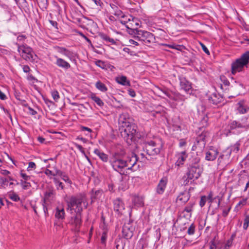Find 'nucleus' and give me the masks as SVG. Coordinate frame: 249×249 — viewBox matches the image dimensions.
<instances>
[{"instance_id": "nucleus-1", "label": "nucleus", "mask_w": 249, "mask_h": 249, "mask_svg": "<svg viewBox=\"0 0 249 249\" xmlns=\"http://www.w3.org/2000/svg\"><path fill=\"white\" fill-rule=\"evenodd\" d=\"M137 161L136 155L125 159L124 154L119 152L113 153L109 160V162L114 170L122 175L124 174V171L125 168L132 172L136 171L138 169V167L136 166Z\"/></svg>"}, {"instance_id": "nucleus-2", "label": "nucleus", "mask_w": 249, "mask_h": 249, "mask_svg": "<svg viewBox=\"0 0 249 249\" xmlns=\"http://www.w3.org/2000/svg\"><path fill=\"white\" fill-rule=\"evenodd\" d=\"M137 128V126L133 123H126L124 125L121 126V135L127 143L130 144L139 137Z\"/></svg>"}, {"instance_id": "nucleus-3", "label": "nucleus", "mask_w": 249, "mask_h": 249, "mask_svg": "<svg viewBox=\"0 0 249 249\" xmlns=\"http://www.w3.org/2000/svg\"><path fill=\"white\" fill-rule=\"evenodd\" d=\"M82 203H83L85 208H87L88 203L84 195L80 194L76 196H71L69 201L67 202V210H70L71 213H72L73 211H74L75 213H81L83 211Z\"/></svg>"}, {"instance_id": "nucleus-4", "label": "nucleus", "mask_w": 249, "mask_h": 249, "mask_svg": "<svg viewBox=\"0 0 249 249\" xmlns=\"http://www.w3.org/2000/svg\"><path fill=\"white\" fill-rule=\"evenodd\" d=\"M162 147L161 143L152 140L143 142L142 146L143 151L151 159H154V157L159 154Z\"/></svg>"}, {"instance_id": "nucleus-5", "label": "nucleus", "mask_w": 249, "mask_h": 249, "mask_svg": "<svg viewBox=\"0 0 249 249\" xmlns=\"http://www.w3.org/2000/svg\"><path fill=\"white\" fill-rule=\"evenodd\" d=\"M249 62V51L246 52L241 57L231 64V73L235 74L242 71L243 68L247 67Z\"/></svg>"}, {"instance_id": "nucleus-6", "label": "nucleus", "mask_w": 249, "mask_h": 249, "mask_svg": "<svg viewBox=\"0 0 249 249\" xmlns=\"http://www.w3.org/2000/svg\"><path fill=\"white\" fill-rule=\"evenodd\" d=\"M18 52L21 57L26 61L33 62L37 58L33 49L26 45L18 46Z\"/></svg>"}, {"instance_id": "nucleus-7", "label": "nucleus", "mask_w": 249, "mask_h": 249, "mask_svg": "<svg viewBox=\"0 0 249 249\" xmlns=\"http://www.w3.org/2000/svg\"><path fill=\"white\" fill-rule=\"evenodd\" d=\"M134 37L139 41L144 42L145 44L154 42L155 40V38L152 33L142 30L136 31V35Z\"/></svg>"}, {"instance_id": "nucleus-8", "label": "nucleus", "mask_w": 249, "mask_h": 249, "mask_svg": "<svg viewBox=\"0 0 249 249\" xmlns=\"http://www.w3.org/2000/svg\"><path fill=\"white\" fill-rule=\"evenodd\" d=\"M120 22L122 24L125 25V27L132 31L135 36L136 35V31H140L138 28L140 27V22L138 19L133 18L132 19L128 18L126 20H121Z\"/></svg>"}, {"instance_id": "nucleus-9", "label": "nucleus", "mask_w": 249, "mask_h": 249, "mask_svg": "<svg viewBox=\"0 0 249 249\" xmlns=\"http://www.w3.org/2000/svg\"><path fill=\"white\" fill-rule=\"evenodd\" d=\"M134 231L135 227L133 225V221L129 219L128 222L124 223L123 227L122 233L124 237L126 239L131 238Z\"/></svg>"}, {"instance_id": "nucleus-10", "label": "nucleus", "mask_w": 249, "mask_h": 249, "mask_svg": "<svg viewBox=\"0 0 249 249\" xmlns=\"http://www.w3.org/2000/svg\"><path fill=\"white\" fill-rule=\"evenodd\" d=\"M203 171L202 168L200 165L196 166H191L188 168V171L187 173V176L189 179L193 180L198 179L201 176Z\"/></svg>"}, {"instance_id": "nucleus-11", "label": "nucleus", "mask_w": 249, "mask_h": 249, "mask_svg": "<svg viewBox=\"0 0 249 249\" xmlns=\"http://www.w3.org/2000/svg\"><path fill=\"white\" fill-rule=\"evenodd\" d=\"M81 213H75L71 216L69 223L75 228L76 231H79L82 223Z\"/></svg>"}, {"instance_id": "nucleus-12", "label": "nucleus", "mask_w": 249, "mask_h": 249, "mask_svg": "<svg viewBox=\"0 0 249 249\" xmlns=\"http://www.w3.org/2000/svg\"><path fill=\"white\" fill-rule=\"evenodd\" d=\"M240 145V144L239 142H237L234 145H231L230 147V150H227L225 152V154H223L219 156L218 159V161L219 163H221L223 160L226 159H229L230 157L231 152L237 153V152L239 150Z\"/></svg>"}, {"instance_id": "nucleus-13", "label": "nucleus", "mask_w": 249, "mask_h": 249, "mask_svg": "<svg viewBox=\"0 0 249 249\" xmlns=\"http://www.w3.org/2000/svg\"><path fill=\"white\" fill-rule=\"evenodd\" d=\"M113 203L114 211L118 215H122L124 210V204L122 200L120 198H117L113 200Z\"/></svg>"}, {"instance_id": "nucleus-14", "label": "nucleus", "mask_w": 249, "mask_h": 249, "mask_svg": "<svg viewBox=\"0 0 249 249\" xmlns=\"http://www.w3.org/2000/svg\"><path fill=\"white\" fill-rule=\"evenodd\" d=\"M179 80L181 89L187 93H191L192 91V83L184 77H180Z\"/></svg>"}, {"instance_id": "nucleus-15", "label": "nucleus", "mask_w": 249, "mask_h": 249, "mask_svg": "<svg viewBox=\"0 0 249 249\" xmlns=\"http://www.w3.org/2000/svg\"><path fill=\"white\" fill-rule=\"evenodd\" d=\"M218 154V151L217 149L211 148L206 153L205 160L208 161H213L216 159Z\"/></svg>"}, {"instance_id": "nucleus-16", "label": "nucleus", "mask_w": 249, "mask_h": 249, "mask_svg": "<svg viewBox=\"0 0 249 249\" xmlns=\"http://www.w3.org/2000/svg\"><path fill=\"white\" fill-rule=\"evenodd\" d=\"M56 59L55 64L59 68L67 70L71 68V65L69 63L64 59L55 56Z\"/></svg>"}, {"instance_id": "nucleus-17", "label": "nucleus", "mask_w": 249, "mask_h": 249, "mask_svg": "<svg viewBox=\"0 0 249 249\" xmlns=\"http://www.w3.org/2000/svg\"><path fill=\"white\" fill-rule=\"evenodd\" d=\"M190 198V194L189 191L185 190L181 192L178 196L177 200L181 203L185 204Z\"/></svg>"}, {"instance_id": "nucleus-18", "label": "nucleus", "mask_w": 249, "mask_h": 249, "mask_svg": "<svg viewBox=\"0 0 249 249\" xmlns=\"http://www.w3.org/2000/svg\"><path fill=\"white\" fill-rule=\"evenodd\" d=\"M208 100L210 103L217 105L223 101V97L219 94L213 93L208 97Z\"/></svg>"}, {"instance_id": "nucleus-19", "label": "nucleus", "mask_w": 249, "mask_h": 249, "mask_svg": "<svg viewBox=\"0 0 249 249\" xmlns=\"http://www.w3.org/2000/svg\"><path fill=\"white\" fill-rule=\"evenodd\" d=\"M167 182L166 178H161L157 187V192L159 194H162L165 190Z\"/></svg>"}, {"instance_id": "nucleus-20", "label": "nucleus", "mask_w": 249, "mask_h": 249, "mask_svg": "<svg viewBox=\"0 0 249 249\" xmlns=\"http://www.w3.org/2000/svg\"><path fill=\"white\" fill-rule=\"evenodd\" d=\"M176 157L178 158V160L176 162V165L179 166L180 165L183 164L184 162L187 157L186 151L178 153L177 154Z\"/></svg>"}, {"instance_id": "nucleus-21", "label": "nucleus", "mask_w": 249, "mask_h": 249, "mask_svg": "<svg viewBox=\"0 0 249 249\" xmlns=\"http://www.w3.org/2000/svg\"><path fill=\"white\" fill-rule=\"evenodd\" d=\"M103 194V191L102 190H98L94 191L92 190L90 192V199L91 200V202L92 203L94 201L99 199Z\"/></svg>"}, {"instance_id": "nucleus-22", "label": "nucleus", "mask_w": 249, "mask_h": 249, "mask_svg": "<svg viewBox=\"0 0 249 249\" xmlns=\"http://www.w3.org/2000/svg\"><path fill=\"white\" fill-rule=\"evenodd\" d=\"M246 125L244 123H240V121H233L231 122L228 126L229 127L230 130H233L238 128H244Z\"/></svg>"}, {"instance_id": "nucleus-23", "label": "nucleus", "mask_w": 249, "mask_h": 249, "mask_svg": "<svg viewBox=\"0 0 249 249\" xmlns=\"http://www.w3.org/2000/svg\"><path fill=\"white\" fill-rule=\"evenodd\" d=\"M57 52L70 59H71L74 56L73 52L65 48L57 47Z\"/></svg>"}, {"instance_id": "nucleus-24", "label": "nucleus", "mask_w": 249, "mask_h": 249, "mask_svg": "<svg viewBox=\"0 0 249 249\" xmlns=\"http://www.w3.org/2000/svg\"><path fill=\"white\" fill-rule=\"evenodd\" d=\"M132 118L129 117V115L127 113L122 114L119 118V124H122L121 125H124L125 123H132Z\"/></svg>"}, {"instance_id": "nucleus-25", "label": "nucleus", "mask_w": 249, "mask_h": 249, "mask_svg": "<svg viewBox=\"0 0 249 249\" xmlns=\"http://www.w3.org/2000/svg\"><path fill=\"white\" fill-rule=\"evenodd\" d=\"M55 217L58 220H63L65 217V213L63 208L57 207L55 213Z\"/></svg>"}, {"instance_id": "nucleus-26", "label": "nucleus", "mask_w": 249, "mask_h": 249, "mask_svg": "<svg viewBox=\"0 0 249 249\" xmlns=\"http://www.w3.org/2000/svg\"><path fill=\"white\" fill-rule=\"evenodd\" d=\"M238 107L237 110L241 114L247 113L249 110V107L245 105L243 101H241L238 103Z\"/></svg>"}, {"instance_id": "nucleus-27", "label": "nucleus", "mask_w": 249, "mask_h": 249, "mask_svg": "<svg viewBox=\"0 0 249 249\" xmlns=\"http://www.w3.org/2000/svg\"><path fill=\"white\" fill-rule=\"evenodd\" d=\"M94 153L97 155L103 162H107L108 161V155L101 151L98 149H95Z\"/></svg>"}, {"instance_id": "nucleus-28", "label": "nucleus", "mask_w": 249, "mask_h": 249, "mask_svg": "<svg viewBox=\"0 0 249 249\" xmlns=\"http://www.w3.org/2000/svg\"><path fill=\"white\" fill-rule=\"evenodd\" d=\"M110 5L113 10V13L115 16L119 18H125L124 14L120 9L118 8V7L116 5L111 4H110Z\"/></svg>"}, {"instance_id": "nucleus-29", "label": "nucleus", "mask_w": 249, "mask_h": 249, "mask_svg": "<svg viewBox=\"0 0 249 249\" xmlns=\"http://www.w3.org/2000/svg\"><path fill=\"white\" fill-rule=\"evenodd\" d=\"M213 195L212 192H210L208 196H207V200H208L209 203H212L213 202H214V201H216L217 199V207H219L221 200V197L219 196H216L215 197L213 198Z\"/></svg>"}, {"instance_id": "nucleus-30", "label": "nucleus", "mask_w": 249, "mask_h": 249, "mask_svg": "<svg viewBox=\"0 0 249 249\" xmlns=\"http://www.w3.org/2000/svg\"><path fill=\"white\" fill-rule=\"evenodd\" d=\"M200 161V158L195 155L193 156L189 160V167L191 166H196V165H199L198 164Z\"/></svg>"}, {"instance_id": "nucleus-31", "label": "nucleus", "mask_w": 249, "mask_h": 249, "mask_svg": "<svg viewBox=\"0 0 249 249\" xmlns=\"http://www.w3.org/2000/svg\"><path fill=\"white\" fill-rule=\"evenodd\" d=\"M114 244L116 249H124V243L123 239L121 237H118L115 239Z\"/></svg>"}, {"instance_id": "nucleus-32", "label": "nucleus", "mask_w": 249, "mask_h": 249, "mask_svg": "<svg viewBox=\"0 0 249 249\" xmlns=\"http://www.w3.org/2000/svg\"><path fill=\"white\" fill-rule=\"evenodd\" d=\"M116 81L118 83L124 86L130 85V82L127 80L126 77L124 76H122L120 77H117L116 78Z\"/></svg>"}, {"instance_id": "nucleus-33", "label": "nucleus", "mask_w": 249, "mask_h": 249, "mask_svg": "<svg viewBox=\"0 0 249 249\" xmlns=\"http://www.w3.org/2000/svg\"><path fill=\"white\" fill-rule=\"evenodd\" d=\"M95 87L97 89L102 92H106L107 90V88L106 85L100 81L96 82Z\"/></svg>"}, {"instance_id": "nucleus-34", "label": "nucleus", "mask_w": 249, "mask_h": 249, "mask_svg": "<svg viewBox=\"0 0 249 249\" xmlns=\"http://www.w3.org/2000/svg\"><path fill=\"white\" fill-rule=\"evenodd\" d=\"M91 99L94 101L99 106L103 107L104 105L103 101L95 94H92L90 96Z\"/></svg>"}, {"instance_id": "nucleus-35", "label": "nucleus", "mask_w": 249, "mask_h": 249, "mask_svg": "<svg viewBox=\"0 0 249 249\" xmlns=\"http://www.w3.org/2000/svg\"><path fill=\"white\" fill-rule=\"evenodd\" d=\"M100 36L103 40L106 41L107 42H110L112 44H115L116 43V41L113 38L109 37L106 34H101Z\"/></svg>"}, {"instance_id": "nucleus-36", "label": "nucleus", "mask_w": 249, "mask_h": 249, "mask_svg": "<svg viewBox=\"0 0 249 249\" xmlns=\"http://www.w3.org/2000/svg\"><path fill=\"white\" fill-rule=\"evenodd\" d=\"M161 45L162 46H167L169 48L174 49L177 50H181V48L183 47L182 45L175 44H162Z\"/></svg>"}, {"instance_id": "nucleus-37", "label": "nucleus", "mask_w": 249, "mask_h": 249, "mask_svg": "<svg viewBox=\"0 0 249 249\" xmlns=\"http://www.w3.org/2000/svg\"><path fill=\"white\" fill-rule=\"evenodd\" d=\"M9 197L14 201H18L20 200L19 196L14 192H11L8 194Z\"/></svg>"}, {"instance_id": "nucleus-38", "label": "nucleus", "mask_w": 249, "mask_h": 249, "mask_svg": "<svg viewBox=\"0 0 249 249\" xmlns=\"http://www.w3.org/2000/svg\"><path fill=\"white\" fill-rule=\"evenodd\" d=\"M196 230V226L194 223L191 224L187 230V232L189 235H193Z\"/></svg>"}, {"instance_id": "nucleus-39", "label": "nucleus", "mask_w": 249, "mask_h": 249, "mask_svg": "<svg viewBox=\"0 0 249 249\" xmlns=\"http://www.w3.org/2000/svg\"><path fill=\"white\" fill-rule=\"evenodd\" d=\"M195 205V203L193 202L190 201L188 204L185 207L184 209V212H186L187 213H191L192 211V209Z\"/></svg>"}, {"instance_id": "nucleus-40", "label": "nucleus", "mask_w": 249, "mask_h": 249, "mask_svg": "<svg viewBox=\"0 0 249 249\" xmlns=\"http://www.w3.org/2000/svg\"><path fill=\"white\" fill-rule=\"evenodd\" d=\"M107 238V232L106 231H104L103 232V233L101 235V243L103 245H104V246H106Z\"/></svg>"}, {"instance_id": "nucleus-41", "label": "nucleus", "mask_w": 249, "mask_h": 249, "mask_svg": "<svg viewBox=\"0 0 249 249\" xmlns=\"http://www.w3.org/2000/svg\"><path fill=\"white\" fill-rule=\"evenodd\" d=\"M51 94L53 99L57 102L60 98L58 92L57 90H53L52 91Z\"/></svg>"}, {"instance_id": "nucleus-42", "label": "nucleus", "mask_w": 249, "mask_h": 249, "mask_svg": "<svg viewBox=\"0 0 249 249\" xmlns=\"http://www.w3.org/2000/svg\"><path fill=\"white\" fill-rule=\"evenodd\" d=\"M240 123H243L245 124L246 125L245 128H244L245 129H247L249 128V120H248V118L247 117H244L241 119V120L240 121Z\"/></svg>"}, {"instance_id": "nucleus-43", "label": "nucleus", "mask_w": 249, "mask_h": 249, "mask_svg": "<svg viewBox=\"0 0 249 249\" xmlns=\"http://www.w3.org/2000/svg\"><path fill=\"white\" fill-rule=\"evenodd\" d=\"M249 225V215H246L244 221L243 228L244 230H247Z\"/></svg>"}, {"instance_id": "nucleus-44", "label": "nucleus", "mask_w": 249, "mask_h": 249, "mask_svg": "<svg viewBox=\"0 0 249 249\" xmlns=\"http://www.w3.org/2000/svg\"><path fill=\"white\" fill-rule=\"evenodd\" d=\"M37 2L39 6L46 7L47 6V0H37Z\"/></svg>"}, {"instance_id": "nucleus-45", "label": "nucleus", "mask_w": 249, "mask_h": 249, "mask_svg": "<svg viewBox=\"0 0 249 249\" xmlns=\"http://www.w3.org/2000/svg\"><path fill=\"white\" fill-rule=\"evenodd\" d=\"M206 201H207V196H202L201 197V199H200V200L199 202L200 206L201 207H203L205 205Z\"/></svg>"}, {"instance_id": "nucleus-46", "label": "nucleus", "mask_w": 249, "mask_h": 249, "mask_svg": "<svg viewBox=\"0 0 249 249\" xmlns=\"http://www.w3.org/2000/svg\"><path fill=\"white\" fill-rule=\"evenodd\" d=\"M232 241L231 240H229L226 244H222L221 245L222 249H228L230 247L231 245Z\"/></svg>"}, {"instance_id": "nucleus-47", "label": "nucleus", "mask_w": 249, "mask_h": 249, "mask_svg": "<svg viewBox=\"0 0 249 249\" xmlns=\"http://www.w3.org/2000/svg\"><path fill=\"white\" fill-rule=\"evenodd\" d=\"M61 178L66 182H68L70 184H71L72 183L71 181L69 179L68 176L65 173L63 175Z\"/></svg>"}, {"instance_id": "nucleus-48", "label": "nucleus", "mask_w": 249, "mask_h": 249, "mask_svg": "<svg viewBox=\"0 0 249 249\" xmlns=\"http://www.w3.org/2000/svg\"><path fill=\"white\" fill-rule=\"evenodd\" d=\"M8 182V179L4 178H0V183L1 186L7 185L6 183Z\"/></svg>"}, {"instance_id": "nucleus-49", "label": "nucleus", "mask_w": 249, "mask_h": 249, "mask_svg": "<svg viewBox=\"0 0 249 249\" xmlns=\"http://www.w3.org/2000/svg\"><path fill=\"white\" fill-rule=\"evenodd\" d=\"M96 65L101 68H104L105 66V63L101 60L97 61L96 62Z\"/></svg>"}, {"instance_id": "nucleus-50", "label": "nucleus", "mask_w": 249, "mask_h": 249, "mask_svg": "<svg viewBox=\"0 0 249 249\" xmlns=\"http://www.w3.org/2000/svg\"><path fill=\"white\" fill-rule=\"evenodd\" d=\"M98 6H99L101 8H103V3L101 0H92Z\"/></svg>"}, {"instance_id": "nucleus-51", "label": "nucleus", "mask_w": 249, "mask_h": 249, "mask_svg": "<svg viewBox=\"0 0 249 249\" xmlns=\"http://www.w3.org/2000/svg\"><path fill=\"white\" fill-rule=\"evenodd\" d=\"M36 168V165L35 162L31 161L29 162V165L28 167V170L30 169H35Z\"/></svg>"}, {"instance_id": "nucleus-52", "label": "nucleus", "mask_w": 249, "mask_h": 249, "mask_svg": "<svg viewBox=\"0 0 249 249\" xmlns=\"http://www.w3.org/2000/svg\"><path fill=\"white\" fill-rule=\"evenodd\" d=\"M201 46L202 47V48L203 50V51L207 54H210V52L207 47L204 45L203 43H200Z\"/></svg>"}, {"instance_id": "nucleus-53", "label": "nucleus", "mask_w": 249, "mask_h": 249, "mask_svg": "<svg viewBox=\"0 0 249 249\" xmlns=\"http://www.w3.org/2000/svg\"><path fill=\"white\" fill-rule=\"evenodd\" d=\"M74 144H75V147L79 151H80L82 153H85L84 149V148H83V147L81 145H79V144H78L77 143H75Z\"/></svg>"}, {"instance_id": "nucleus-54", "label": "nucleus", "mask_w": 249, "mask_h": 249, "mask_svg": "<svg viewBox=\"0 0 249 249\" xmlns=\"http://www.w3.org/2000/svg\"><path fill=\"white\" fill-rule=\"evenodd\" d=\"M129 95L132 97H134L136 96L135 91L132 89H129L128 90Z\"/></svg>"}, {"instance_id": "nucleus-55", "label": "nucleus", "mask_w": 249, "mask_h": 249, "mask_svg": "<svg viewBox=\"0 0 249 249\" xmlns=\"http://www.w3.org/2000/svg\"><path fill=\"white\" fill-rule=\"evenodd\" d=\"M21 177L25 180H28L30 178V177L27 176L26 174L21 173H20Z\"/></svg>"}, {"instance_id": "nucleus-56", "label": "nucleus", "mask_w": 249, "mask_h": 249, "mask_svg": "<svg viewBox=\"0 0 249 249\" xmlns=\"http://www.w3.org/2000/svg\"><path fill=\"white\" fill-rule=\"evenodd\" d=\"M28 109L29 110V113L30 114L32 115H35L37 113V112L35 111L34 109H33L31 107H28Z\"/></svg>"}, {"instance_id": "nucleus-57", "label": "nucleus", "mask_w": 249, "mask_h": 249, "mask_svg": "<svg viewBox=\"0 0 249 249\" xmlns=\"http://www.w3.org/2000/svg\"><path fill=\"white\" fill-rule=\"evenodd\" d=\"M22 69L23 71L26 73L29 72L30 71V69L28 65H24Z\"/></svg>"}, {"instance_id": "nucleus-58", "label": "nucleus", "mask_w": 249, "mask_h": 249, "mask_svg": "<svg viewBox=\"0 0 249 249\" xmlns=\"http://www.w3.org/2000/svg\"><path fill=\"white\" fill-rule=\"evenodd\" d=\"M55 175H58L59 176L62 177L65 173L63 172L60 170L56 169L55 171Z\"/></svg>"}, {"instance_id": "nucleus-59", "label": "nucleus", "mask_w": 249, "mask_h": 249, "mask_svg": "<svg viewBox=\"0 0 249 249\" xmlns=\"http://www.w3.org/2000/svg\"><path fill=\"white\" fill-rule=\"evenodd\" d=\"M45 174L46 175L49 176H55V174L54 173H53V172L49 169H47L46 171H45Z\"/></svg>"}, {"instance_id": "nucleus-60", "label": "nucleus", "mask_w": 249, "mask_h": 249, "mask_svg": "<svg viewBox=\"0 0 249 249\" xmlns=\"http://www.w3.org/2000/svg\"><path fill=\"white\" fill-rule=\"evenodd\" d=\"M81 130L82 131H87L89 133H90V132H92V130L90 128H89L88 127L83 126L81 127Z\"/></svg>"}, {"instance_id": "nucleus-61", "label": "nucleus", "mask_w": 249, "mask_h": 249, "mask_svg": "<svg viewBox=\"0 0 249 249\" xmlns=\"http://www.w3.org/2000/svg\"><path fill=\"white\" fill-rule=\"evenodd\" d=\"M7 98L6 96L0 90V99L4 100Z\"/></svg>"}, {"instance_id": "nucleus-62", "label": "nucleus", "mask_w": 249, "mask_h": 249, "mask_svg": "<svg viewBox=\"0 0 249 249\" xmlns=\"http://www.w3.org/2000/svg\"><path fill=\"white\" fill-rule=\"evenodd\" d=\"M186 144V142H185V141L183 139H181L180 141H179V146L180 147H182L184 145H185Z\"/></svg>"}, {"instance_id": "nucleus-63", "label": "nucleus", "mask_w": 249, "mask_h": 249, "mask_svg": "<svg viewBox=\"0 0 249 249\" xmlns=\"http://www.w3.org/2000/svg\"><path fill=\"white\" fill-rule=\"evenodd\" d=\"M247 198H244L242 200L240 201L238 204V205H244L246 204Z\"/></svg>"}, {"instance_id": "nucleus-64", "label": "nucleus", "mask_w": 249, "mask_h": 249, "mask_svg": "<svg viewBox=\"0 0 249 249\" xmlns=\"http://www.w3.org/2000/svg\"><path fill=\"white\" fill-rule=\"evenodd\" d=\"M206 137V133L201 134L198 137L199 140L205 141V137Z\"/></svg>"}]
</instances>
